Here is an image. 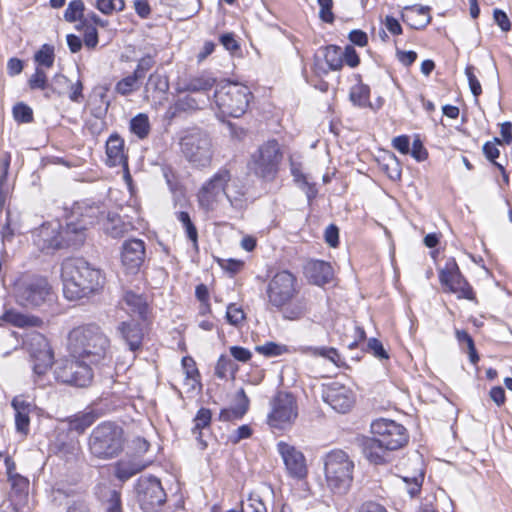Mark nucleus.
I'll return each mask as SVG.
<instances>
[{"instance_id": "f257e3e1", "label": "nucleus", "mask_w": 512, "mask_h": 512, "mask_svg": "<svg viewBox=\"0 0 512 512\" xmlns=\"http://www.w3.org/2000/svg\"><path fill=\"white\" fill-rule=\"evenodd\" d=\"M64 296L81 300L99 293L105 284L103 272L82 258H69L61 265Z\"/></svg>"}, {"instance_id": "f03ea898", "label": "nucleus", "mask_w": 512, "mask_h": 512, "mask_svg": "<svg viewBox=\"0 0 512 512\" xmlns=\"http://www.w3.org/2000/svg\"><path fill=\"white\" fill-rule=\"evenodd\" d=\"M196 196L199 207L205 212L215 211L225 198L237 210L246 206L242 185L233 180L230 170L224 167L202 183Z\"/></svg>"}, {"instance_id": "7ed1b4c3", "label": "nucleus", "mask_w": 512, "mask_h": 512, "mask_svg": "<svg viewBox=\"0 0 512 512\" xmlns=\"http://www.w3.org/2000/svg\"><path fill=\"white\" fill-rule=\"evenodd\" d=\"M70 356L89 366L104 364L110 360V341L96 325L74 328L68 335Z\"/></svg>"}, {"instance_id": "20e7f679", "label": "nucleus", "mask_w": 512, "mask_h": 512, "mask_svg": "<svg viewBox=\"0 0 512 512\" xmlns=\"http://www.w3.org/2000/svg\"><path fill=\"white\" fill-rule=\"evenodd\" d=\"M15 303L27 310H47L56 301V293L44 276L20 273L11 284Z\"/></svg>"}, {"instance_id": "39448f33", "label": "nucleus", "mask_w": 512, "mask_h": 512, "mask_svg": "<svg viewBox=\"0 0 512 512\" xmlns=\"http://www.w3.org/2000/svg\"><path fill=\"white\" fill-rule=\"evenodd\" d=\"M85 236L84 226L76 227L73 221H70L63 230L58 220L43 223L32 234L35 246L45 253H52L70 245H80Z\"/></svg>"}, {"instance_id": "423d86ee", "label": "nucleus", "mask_w": 512, "mask_h": 512, "mask_svg": "<svg viewBox=\"0 0 512 512\" xmlns=\"http://www.w3.org/2000/svg\"><path fill=\"white\" fill-rule=\"evenodd\" d=\"M125 442L124 431L120 426L103 422L92 430L88 438V449L94 458L110 460L122 453Z\"/></svg>"}, {"instance_id": "0eeeda50", "label": "nucleus", "mask_w": 512, "mask_h": 512, "mask_svg": "<svg viewBox=\"0 0 512 512\" xmlns=\"http://www.w3.org/2000/svg\"><path fill=\"white\" fill-rule=\"evenodd\" d=\"M28 351L32 361V378L35 385L46 387L52 384L50 374L54 354L46 337L40 333H32L28 340Z\"/></svg>"}, {"instance_id": "6e6552de", "label": "nucleus", "mask_w": 512, "mask_h": 512, "mask_svg": "<svg viewBox=\"0 0 512 512\" xmlns=\"http://www.w3.org/2000/svg\"><path fill=\"white\" fill-rule=\"evenodd\" d=\"M324 464L328 487L334 493H346L353 480V461L344 451L333 450L326 455Z\"/></svg>"}, {"instance_id": "1a4fd4ad", "label": "nucleus", "mask_w": 512, "mask_h": 512, "mask_svg": "<svg viewBox=\"0 0 512 512\" xmlns=\"http://www.w3.org/2000/svg\"><path fill=\"white\" fill-rule=\"evenodd\" d=\"M282 158L279 143L276 140H268L251 154L248 167L256 176L273 180L279 171Z\"/></svg>"}, {"instance_id": "9d476101", "label": "nucleus", "mask_w": 512, "mask_h": 512, "mask_svg": "<svg viewBox=\"0 0 512 512\" xmlns=\"http://www.w3.org/2000/svg\"><path fill=\"white\" fill-rule=\"evenodd\" d=\"M181 152L188 162L195 167L210 165L213 158L211 137L204 131L192 129L180 140Z\"/></svg>"}, {"instance_id": "9b49d317", "label": "nucleus", "mask_w": 512, "mask_h": 512, "mask_svg": "<svg viewBox=\"0 0 512 512\" xmlns=\"http://www.w3.org/2000/svg\"><path fill=\"white\" fill-rule=\"evenodd\" d=\"M93 374L91 367L80 359L65 358L56 362L53 378L60 383L85 387L90 384Z\"/></svg>"}, {"instance_id": "f8f14e48", "label": "nucleus", "mask_w": 512, "mask_h": 512, "mask_svg": "<svg viewBox=\"0 0 512 512\" xmlns=\"http://www.w3.org/2000/svg\"><path fill=\"white\" fill-rule=\"evenodd\" d=\"M298 417V406L292 394L279 392L271 403L268 424L278 430L292 427Z\"/></svg>"}, {"instance_id": "ddd939ff", "label": "nucleus", "mask_w": 512, "mask_h": 512, "mask_svg": "<svg viewBox=\"0 0 512 512\" xmlns=\"http://www.w3.org/2000/svg\"><path fill=\"white\" fill-rule=\"evenodd\" d=\"M371 433L386 448L397 450L408 442L406 428L391 419L379 418L370 425Z\"/></svg>"}, {"instance_id": "4468645a", "label": "nucleus", "mask_w": 512, "mask_h": 512, "mask_svg": "<svg viewBox=\"0 0 512 512\" xmlns=\"http://www.w3.org/2000/svg\"><path fill=\"white\" fill-rule=\"evenodd\" d=\"M296 293V278L289 271L277 272L268 283V300L276 308L284 307Z\"/></svg>"}, {"instance_id": "2eb2a0df", "label": "nucleus", "mask_w": 512, "mask_h": 512, "mask_svg": "<svg viewBox=\"0 0 512 512\" xmlns=\"http://www.w3.org/2000/svg\"><path fill=\"white\" fill-rule=\"evenodd\" d=\"M136 490L138 501L144 512H157L166 501V493L156 477H141Z\"/></svg>"}, {"instance_id": "dca6fc26", "label": "nucleus", "mask_w": 512, "mask_h": 512, "mask_svg": "<svg viewBox=\"0 0 512 512\" xmlns=\"http://www.w3.org/2000/svg\"><path fill=\"white\" fill-rule=\"evenodd\" d=\"M322 398L338 413L348 412L356 400L353 390L338 381H333L324 386Z\"/></svg>"}, {"instance_id": "f3484780", "label": "nucleus", "mask_w": 512, "mask_h": 512, "mask_svg": "<svg viewBox=\"0 0 512 512\" xmlns=\"http://www.w3.org/2000/svg\"><path fill=\"white\" fill-rule=\"evenodd\" d=\"M439 280L448 291L458 297L472 299L473 291L468 282L463 278L454 259H449L440 270Z\"/></svg>"}, {"instance_id": "a211bd4d", "label": "nucleus", "mask_w": 512, "mask_h": 512, "mask_svg": "<svg viewBox=\"0 0 512 512\" xmlns=\"http://www.w3.org/2000/svg\"><path fill=\"white\" fill-rule=\"evenodd\" d=\"M277 451L291 477L297 479H303L306 477L308 469L306 459L302 451L285 441H279L277 443Z\"/></svg>"}, {"instance_id": "6ab92c4d", "label": "nucleus", "mask_w": 512, "mask_h": 512, "mask_svg": "<svg viewBox=\"0 0 512 512\" xmlns=\"http://www.w3.org/2000/svg\"><path fill=\"white\" fill-rule=\"evenodd\" d=\"M120 258L127 273H137L146 258L145 242L137 238L125 240L121 247Z\"/></svg>"}, {"instance_id": "aec40b11", "label": "nucleus", "mask_w": 512, "mask_h": 512, "mask_svg": "<svg viewBox=\"0 0 512 512\" xmlns=\"http://www.w3.org/2000/svg\"><path fill=\"white\" fill-rule=\"evenodd\" d=\"M106 164L110 167L121 166L125 174L124 178L129 183L131 176L128 171L127 156L124 153V140L117 134L111 135L106 141Z\"/></svg>"}, {"instance_id": "412c9836", "label": "nucleus", "mask_w": 512, "mask_h": 512, "mask_svg": "<svg viewBox=\"0 0 512 512\" xmlns=\"http://www.w3.org/2000/svg\"><path fill=\"white\" fill-rule=\"evenodd\" d=\"M216 117L225 121L227 117L238 118L242 116L248 107L247 98H216Z\"/></svg>"}, {"instance_id": "4be33fe9", "label": "nucleus", "mask_w": 512, "mask_h": 512, "mask_svg": "<svg viewBox=\"0 0 512 512\" xmlns=\"http://www.w3.org/2000/svg\"><path fill=\"white\" fill-rule=\"evenodd\" d=\"M412 466L415 467V470L412 474L405 473L400 476V479L404 485V489L407 491L410 497H415L419 494L423 480H424V470L423 463L419 456H415L409 460Z\"/></svg>"}, {"instance_id": "5701e85b", "label": "nucleus", "mask_w": 512, "mask_h": 512, "mask_svg": "<svg viewBox=\"0 0 512 512\" xmlns=\"http://www.w3.org/2000/svg\"><path fill=\"white\" fill-rule=\"evenodd\" d=\"M361 448L364 456L373 464L379 465L387 462L388 451L376 437H365L361 441Z\"/></svg>"}, {"instance_id": "b1692460", "label": "nucleus", "mask_w": 512, "mask_h": 512, "mask_svg": "<svg viewBox=\"0 0 512 512\" xmlns=\"http://www.w3.org/2000/svg\"><path fill=\"white\" fill-rule=\"evenodd\" d=\"M118 330L131 351L140 348L143 339V330L138 320L132 319L131 321L122 322Z\"/></svg>"}, {"instance_id": "393cba45", "label": "nucleus", "mask_w": 512, "mask_h": 512, "mask_svg": "<svg viewBox=\"0 0 512 512\" xmlns=\"http://www.w3.org/2000/svg\"><path fill=\"white\" fill-rule=\"evenodd\" d=\"M305 273L309 280L318 286L328 283L333 276L331 265L320 260L308 263Z\"/></svg>"}, {"instance_id": "a878e982", "label": "nucleus", "mask_w": 512, "mask_h": 512, "mask_svg": "<svg viewBox=\"0 0 512 512\" xmlns=\"http://www.w3.org/2000/svg\"><path fill=\"white\" fill-rule=\"evenodd\" d=\"M124 309L132 317V319L143 320L146 317L148 305L146 299L132 291L125 293L123 297Z\"/></svg>"}, {"instance_id": "bb28decb", "label": "nucleus", "mask_w": 512, "mask_h": 512, "mask_svg": "<svg viewBox=\"0 0 512 512\" xmlns=\"http://www.w3.org/2000/svg\"><path fill=\"white\" fill-rule=\"evenodd\" d=\"M249 407V399L243 389H240L235 396V404L233 407L221 410L219 418L222 421H233L241 419L247 412Z\"/></svg>"}, {"instance_id": "cd10ccee", "label": "nucleus", "mask_w": 512, "mask_h": 512, "mask_svg": "<svg viewBox=\"0 0 512 512\" xmlns=\"http://www.w3.org/2000/svg\"><path fill=\"white\" fill-rule=\"evenodd\" d=\"M290 171L293 176L294 182L298 187L304 191L307 196L308 202L310 203L317 195L318 190L314 183H310L307 176L303 172L302 164L291 160Z\"/></svg>"}, {"instance_id": "c85d7f7f", "label": "nucleus", "mask_w": 512, "mask_h": 512, "mask_svg": "<svg viewBox=\"0 0 512 512\" xmlns=\"http://www.w3.org/2000/svg\"><path fill=\"white\" fill-rule=\"evenodd\" d=\"M102 226L104 232L113 238H120L124 236L131 227L129 223L122 221L119 216L111 215L110 213H108L103 219Z\"/></svg>"}, {"instance_id": "c756f323", "label": "nucleus", "mask_w": 512, "mask_h": 512, "mask_svg": "<svg viewBox=\"0 0 512 512\" xmlns=\"http://www.w3.org/2000/svg\"><path fill=\"white\" fill-rule=\"evenodd\" d=\"M145 468V465L134 459L120 460L115 464V476L126 481Z\"/></svg>"}, {"instance_id": "7c9ffc66", "label": "nucleus", "mask_w": 512, "mask_h": 512, "mask_svg": "<svg viewBox=\"0 0 512 512\" xmlns=\"http://www.w3.org/2000/svg\"><path fill=\"white\" fill-rule=\"evenodd\" d=\"M79 214L81 219L77 223L73 222V224L76 227L84 226L85 230L88 225H93L100 221L103 222V219L106 217L105 210L99 205L88 206L85 208V212H80Z\"/></svg>"}, {"instance_id": "2f4dec72", "label": "nucleus", "mask_w": 512, "mask_h": 512, "mask_svg": "<svg viewBox=\"0 0 512 512\" xmlns=\"http://www.w3.org/2000/svg\"><path fill=\"white\" fill-rule=\"evenodd\" d=\"M109 107V102L105 100V98H90L87 108L90 111L91 115H93L99 123L95 125L94 132H100L103 129L104 122L103 118L105 117Z\"/></svg>"}, {"instance_id": "473e14b6", "label": "nucleus", "mask_w": 512, "mask_h": 512, "mask_svg": "<svg viewBox=\"0 0 512 512\" xmlns=\"http://www.w3.org/2000/svg\"><path fill=\"white\" fill-rule=\"evenodd\" d=\"M2 318L5 322L20 328L36 326L39 322V319L35 316H29L12 309L6 311Z\"/></svg>"}, {"instance_id": "72a5a7b5", "label": "nucleus", "mask_w": 512, "mask_h": 512, "mask_svg": "<svg viewBox=\"0 0 512 512\" xmlns=\"http://www.w3.org/2000/svg\"><path fill=\"white\" fill-rule=\"evenodd\" d=\"M160 104L163 106H169L165 113V117L168 119L179 116L181 112H187L196 109L194 98H177L173 104L162 102Z\"/></svg>"}, {"instance_id": "f704fd0d", "label": "nucleus", "mask_w": 512, "mask_h": 512, "mask_svg": "<svg viewBox=\"0 0 512 512\" xmlns=\"http://www.w3.org/2000/svg\"><path fill=\"white\" fill-rule=\"evenodd\" d=\"M280 309L285 319L298 320L306 314L307 302L304 299H297L294 302L289 301L284 307Z\"/></svg>"}, {"instance_id": "c9c22d12", "label": "nucleus", "mask_w": 512, "mask_h": 512, "mask_svg": "<svg viewBox=\"0 0 512 512\" xmlns=\"http://www.w3.org/2000/svg\"><path fill=\"white\" fill-rule=\"evenodd\" d=\"M502 142L499 138H494L492 141H488L483 145V153L485 157L493 163L495 167L501 172L505 179H507V174L505 168L502 164L496 162V159L500 155V151L498 145H501Z\"/></svg>"}, {"instance_id": "e433bc0d", "label": "nucleus", "mask_w": 512, "mask_h": 512, "mask_svg": "<svg viewBox=\"0 0 512 512\" xmlns=\"http://www.w3.org/2000/svg\"><path fill=\"white\" fill-rule=\"evenodd\" d=\"M10 158L5 157L0 161V208H2L11 191V185L7 181Z\"/></svg>"}, {"instance_id": "4c0bfd02", "label": "nucleus", "mask_w": 512, "mask_h": 512, "mask_svg": "<svg viewBox=\"0 0 512 512\" xmlns=\"http://www.w3.org/2000/svg\"><path fill=\"white\" fill-rule=\"evenodd\" d=\"M95 422V416L91 412L76 414L68 419L69 429L77 433L84 432Z\"/></svg>"}, {"instance_id": "58836bf2", "label": "nucleus", "mask_w": 512, "mask_h": 512, "mask_svg": "<svg viewBox=\"0 0 512 512\" xmlns=\"http://www.w3.org/2000/svg\"><path fill=\"white\" fill-rule=\"evenodd\" d=\"M302 352L312 356H320L325 359H328L332 363L338 365L340 361V356L337 350L333 347H304L302 348Z\"/></svg>"}, {"instance_id": "ea45409f", "label": "nucleus", "mask_w": 512, "mask_h": 512, "mask_svg": "<svg viewBox=\"0 0 512 512\" xmlns=\"http://www.w3.org/2000/svg\"><path fill=\"white\" fill-rule=\"evenodd\" d=\"M34 60L40 68L52 67L55 60L54 47L49 44L42 45L41 48L35 53Z\"/></svg>"}, {"instance_id": "a19ab883", "label": "nucleus", "mask_w": 512, "mask_h": 512, "mask_svg": "<svg viewBox=\"0 0 512 512\" xmlns=\"http://www.w3.org/2000/svg\"><path fill=\"white\" fill-rule=\"evenodd\" d=\"M324 58L332 70H339L343 65L342 51L337 46H327L324 51Z\"/></svg>"}, {"instance_id": "79ce46f5", "label": "nucleus", "mask_w": 512, "mask_h": 512, "mask_svg": "<svg viewBox=\"0 0 512 512\" xmlns=\"http://www.w3.org/2000/svg\"><path fill=\"white\" fill-rule=\"evenodd\" d=\"M182 368L186 375L187 385L191 388H195L199 376L195 361L191 357H184L182 359Z\"/></svg>"}, {"instance_id": "37998d69", "label": "nucleus", "mask_w": 512, "mask_h": 512, "mask_svg": "<svg viewBox=\"0 0 512 512\" xmlns=\"http://www.w3.org/2000/svg\"><path fill=\"white\" fill-rule=\"evenodd\" d=\"M211 421V412L207 408H201L195 418H194V427L192 429L193 434L197 439L201 437V429L209 426Z\"/></svg>"}, {"instance_id": "c03bdc74", "label": "nucleus", "mask_w": 512, "mask_h": 512, "mask_svg": "<svg viewBox=\"0 0 512 512\" xmlns=\"http://www.w3.org/2000/svg\"><path fill=\"white\" fill-rule=\"evenodd\" d=\"M95 7L103 14L121 12L125 8L124 0H96Z\"/></svg>"}, {"instance_id": "a18cd8bd", "label": "nucleus", "mask_w": 512, "mask_h": 512, "mask_svg": "<svg viewBox=\"0 0 512 512\" xmlns=\"http://www.w3.org/2000/svg\"><path fill=\"white\" fill-rule=\"evenodd\" d=\"M131 131L139 138H145L149 132L148 117L144 114L135 116L130 123Z\"/></svg>"}, {"instance_id": "49530a36", "label": "nucleus", "mask_w": 512, "mask_h": 512, "mask_svg": "<svg viewBox=\"0 0 512 512\" xmlns=\"http://www.w3.org/2000/svg\"><path fill=\"white\" fill-rule=\"evenodd\" d=\"M255 350L266 357L280 356L288 351L285 345L275 342H267L263 345H258L255 347Z\"/></svg>"}, {"instance_id": "de8ad7c7", "label": "nucleus", "mask_w": 512, "mask_h": 512, "mask_svg": "<svg viewBox=\"0 0 512 512\" xmlns=\"http://www.w3.org/2000/svg\"><path fill=\"white\" fill-rule=\"evenodd\" d=\"M242 512H267L266 506L261 497L256 493H251L246 502H242Z\"/></svg>"}, {"instance_id": "09e8293b", "label": "nucleus", "mask_w": 512, "mask_h": 512, "mask_svg": "<svg viewBox=\"0 0 512 512\" xmlns=\"http://www.w3.org/2000/svg\"><path fill=\"white\" fill-rule=\"evenodd\" d=\"M177 219L182 223L183 228L186 231L187 237L193 242L196 246L197 244V230L194 224L192 223L190 216L187 212L181 211L177 213Z\"/></svg>"}, {"instance_id": "8fccbe9b", "label": "nucleus", "mask_w": 512, "mask_h": 512, "mask_svg": "<svg viewBox=\"0 0 512 512\" xmlns=\"http://www.w3.org/2000/svg\"><path fill=\"white\" fill-rule=\"evenodd\" d=\"M14 119L19 123H29L33 120V110L23 102L13 107Z\"/></svg>"}, {"instance_id": "3c124183", "label": "nucleus", "mask_w": 512, "mask_h": 512, "mask_svg": "<svg viewBox=\"0 0 512 512\" xmlns=\"http://www.w3.org/2000/svg\"><path fill=\"white\" fill-rule=\"evenodd\" d=\"M84 11V4L81 0H73L69 3L64 13V18L68 22H75L79 20Z\"/></svg>"}, {"instance_id": "603ef678", "label": "nucleus", "mask_w": 512, "mask_h": 512, "mask_svg": "<svg viewBox=\"0 0 512 512\" xmlns=\"http://www.w3.org/2000/svg\"><path fill=\"white\" fill-rule=\"evenodd\" d=\"M234 363L227 358L226 356H221L216 364L215 367V374L221 378L225 379L228 377V375L233 376L234 375Z\"/></svg>"}, {"instance_id": "864d4df0", "label": "nucleus", "mask_w": 512, "mask_h": 512, "mask_svg": "<svg viewBox=\"0 0 512 512\" xmlns=\"http://www.w3.org/2000/svg\"><path fill=\"white\" fill-rule=\"evenodd\" d=\"M351 104L354 107H358L361 109H369L371 111H376L382 107V99L374 98V101H370L369 98H349Z\"/></svg>"}, {"instance_id": "5fc2aeb1", "label": "nucleus", "mask_w": 512, "mask_h": 512, "mask_svg": "<svg viewBox=\"0 0 512 512\" xmlns=\"http://www.w3.org/2000/svg\"><path fill=\"white\" fill-rule=\"evenodd\" d=\"M226 319L231 325L238 326L244 321L245 314L236 304H229L226 310Z\"/></svg>"}, {"instance_id": "6e6d98bb", "label": "nucleus", "mask_w": 512, "mask_h": 512, "mask_svg": "<svg viewBox=\"0 0 512 512\" xmlns=\"http://www.w3.org/2000/svg\"><path fill=\"white\" fill-rule=\"evenodd\" d=\"M138 86V77L134 74L119 81L116 91L122 95L133 93Z\"/></svg>"}, {"instance_id": "4d7b16f0", "label": "nucleus", "mask_w": 512, "mask_h": 512, "mask_svg": "<svg viewBox=\"0 0 512 512\" xmlns=\"http://www.w3.org/2000/svg\"><path fill=\"white\" fill-rule=\"evenodd\" d=\"M456 338L459 341V343L467 344L471 362L476 363L478 361V356L476 355L474 342L471 336L464 330H456Z\"/></svg>"}, {"instance_id": "13d9d810", "label": "nucleus", "mask_w": 512, "mask_h": 512, "mask_svg": "<svg viewBox=\"0 0 512 512\" xmlns=\"http://www.w3.org/2000/svg\"><path fill=\"white\" fill-rule=\"evenodd\" d=\"M320 6L319 17L326 23L334 21V14L332 12L333 0H317Z\"/></svg>"}, {"instance_id": "bf43d9fd", "label": "nucleus", "mask_w": 512, "mask_h": 512, "mask_svg": "<svg viewBox=\"0 0 512 512\" xmlns=\"http://www.w3.org/2000/svg\"><path fill=\"white\" fill-rule=\"evenodd\" d=\"M412 157L418 161L422 162L427 159L428 152L426 148L424 147L422 141L420 140L419 136H416L412 143V148L410 152Z\"/></svg>"}, {"instance_id": "052dcab7", "label": "nucleus", "mask_w": 512, "mask_h": 512, "mask_svg": "<svg viewBox=\"0 0 512 512\" xmlns=\"http://www.w3.org/2000/svg\"><path fill=\"white\" fill-rule=\"evenodd\" d=\"M8 481L11 485L12 490L16 491L17 493H22L26 491L29 486L28 479L18 473L10 475L8 477Z\"/></svg>"}, {"instance_id": "680f3d73", "label": "nucleus", "mask_w": 512, "mask_h": 512, "mask_svg": "<svg viewBox=\"0 0 512 512\" xmlns=\"http://www.w3.org/2000/svg\"><path fill=\"white\" fill-rule=\"evenodd\" d=\"M47 76L43 68L37 67L35 73L30 77L28 84L32 89H43L46 85Z\"/></svg>"}, {"instance_id": "e2e57ef3", "label": "nucleus", "mask_w": 512, "mask_h": 512, "mask_svg": "<svg viewBox=\"0 0 512 512\" xmlns=\"http://www.w3.org/2000/svg\"><path fill=\"white\" fill-rule=\"evenodd\" d=\"M31 412L15 411V426L17 431L26 434L29 430Z\"/></svg>"}, {"instance_id": "0e129e2a", "label": "nucleus", "mask_w": 512, "mask_h": 512, "mask_svg": "<svg viewBox=\"0 0 512 512\" xmlns=\"http://www.w3.org/2000/svg\"><path fill=\"white\" fill-rule=\"evenodd\" d=\"M342 59L349 67H357L360 63L359 56L353 46H346L342 52Z\"/></svg>"}, {"instance_id": "69168bd1", "label": "nucleus", "mask_w": 512, "mask_h": 512, "mask_svg": "<svg viewBox=\"0 0 512 512\" xmlns=\"http://www.w3.org/2000/svg\"><path fill=\"white\" fill-rule=\"evenodd\" d=\"M465 74L467 76V80H468V84H469L471 93L474 96L480 95L482 92L481 84L478 81L477 77L475 76V74L473 72V68L467 67L465 70Z\"/></svg>"}, {"instance_id": "338daca9", "label": "nucleus", "mask_w": 512, "mask_h": 512, "mask_svg": "<svg viewBox=\"0 0 512 512\" xmlns=\"http://www.w3.org/2000/svg\"><path fill=\"white\" fill-rule=\"evenodd\" d=\"M392 146L401 154H408L410 152V139L407 135H400L392 140Z\"/></svg>"}, {"instance_id": "774afa93", "label": "nucleus", "mask_w": 512, "mask_h": 512, "mask_svg": "<svg viewBox=\"0 0 512 512\" xmlns=\"http://www.w3.org/2000/svg\"><path fill=\"white\" fill-rule=\"evenodd\" d=\"M252 430L248 425H242L238 427L229 437L230 441L234 444L240 442L243 439H247L251 436Z\"/></svg>"}]
</instances>
